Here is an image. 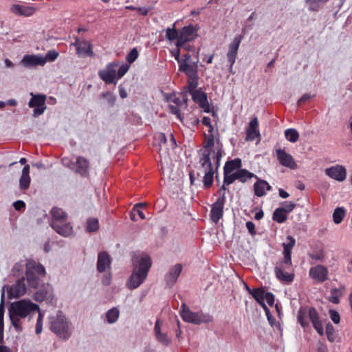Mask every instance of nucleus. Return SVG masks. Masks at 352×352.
Masks as SVG:
<instances>
[{"label":"nucleus","mask_w":352,"mask_h":352,"mask_svg":"<svg viewBox=\"0 0 352 352\" xmlns=\"http://www.w3.org/2000/svg\"><path fill=\"white\" fill-rule=\"evenodd\" d=\"M1 303H0V343H1L3 340V315H4V292H1Z\"/></svg>","instance_id":"nucleus-40"},{"label":"nucleus","mask_w":352,"mask_h":352,"mask_svg":"<svg viewBox=\"0 0 352 352\" xmlns=\"http://www.w3.org/2000/svg\"><path fill=\"white\" fill-rule=\"evenodd\" d=\"M225 203L226 197L223 195L217 198L211 206L210 216L211 220L215 223H218L223 217Z\"/></svg>","instance_id":"nucleus-16"},{"label":"nucleus","mask_w":352,"mask_h":352,"mask_svg":"<svg viewBox=\"0 0 352 352\" xmlns=\"http://www.w3.org/2000/svg\"><path fill=\"white\" fill-rule=\"evenodd\" d=\"M52 220L50 225L53 230L64 237L74 234V229L67 219V214L60 208L54 207L51 210Z\"/></svg>","instance_id":"nucleus-5"},{"label":"nucleus","mask_w":352,"mask_h":352,"mask_svg":"<svg viewBox=\"0 0 352 352\" xmlns=\"http://www.w3.org/2000/svg\"><path fill=\"white\" fill-rule=\"evenodd\" d=\"M346 211L342 207L336 208L333 213V222L336 224L340 223L344 216H345Z\"/></svg>","instance_id":"nucleus-43"},{"label":"nucleus","mask_w":352,"mask_h":352,"mask_svg":"<svg viewBox=\"0 0 352 352\" xmlns=\"http://www.w3.org/2000/svg\"><path fill=\"white\" fill-rule=\"evenodd\" d=\"M245 226H246V228L248 229V230L249 231V232L252 235H254L256 234L255 226L253 222H252V221L246 222Z\"/></svg>","instance_id":"nucleus-60"},{"label":"nucleus","mask_w":352,"mask_h":352,"mask_svg":"<svg viewBox=\"0 0 352 352\" xmlns=\"http://www.w3.org/2000/svg\"><path fill=\"white\" fill-rule=\"evenodd\" d=\"M137 10L138 11V12L140 14H142L143 16H146L148 14L150 10H149V8H146V7H140V8H138Z\"/></svg>","instance_id":"nucleus-63"},{"label":"nucleus","mask_w":352,"mask_h":352,"mask_svg":"<svg viewBox=\"0 0 352 352\" xmlns=\"http://www.w3.org/2000/svg\"><path fill=\"white\" fill-rule=\"evenodd\" d=\"M110 256L106 252H101L98 256L97 270L100 272H104L107 269H109L111 266Z\"/></svg>","instance_id":"nucleus-28"},{"label":"nucleus","mask_w":352,"mask_h":352,"mask_svg":"<svg viewBox=\"0 0 352 352\" xmlns=\"http://www.w3.org/2000/svg\"><path fill=\"white\" fill-rule=\"evenodd\" d=\"M13 206L16 210H21L25 208V204L21 200H18L13 204Z\"/></svg>","instance_id":"nucleus-59"},{"label":"nucleus","mask_w":352,"mask_h":352,"mask_svg":"<svg viewBox=\"0 0 352 352\" xmlns=\"http://www.w3.org/2000/svg\"><path fill=\"white\" fill-rule=\"evenodd\" d=\"M314 97V95L311 94H305L302 96V97L298 100V104L302 105L305 103L307 100Z\"/></svg>","instance_id":"nucleus-57"},{"label":"nucleus","mask_w":352,"mask_h":352,"mask_svg":"<svg viewBox=\"0 0 352 352\" xmlns=\"http://www.w3.org/2000/svg\"><path fill=\"white\" fill-rule=\"evenodd\" d=\"M180 316L184 321L195 324L209 323L212 321L210 315L202 312H193L184 303L182 305Z\"/></svg>","instance_id":"nucleus-9"},{"label":"nucleus","mask_w":352,"mask_h":352,"mask_svg":"<svg viewBox=\"0 0 352 352\" xmlns=\"http://www.w3.org/2000/svg\"><path fill=\"white\" fill-rule=\"evenodd\" d=\"M34 298L37 302L52 300L53 298L52 287L50 285H44L34 294Z\"/></svg>","instance_id":"nucleus-25"},{"label":"nucleus","mask_w":352,"mask_h":352,"mask_svg":"<svg viewBox=\"0 0 352 352\" xmlns=\"http://www.w3.org/2000/svg\"><path fill=\"white\" fill-rule=\"evenodd\" d=\"M195 35L196 31L192 25L184 27L177 41V47L178 48L183 47L186 42L193 39Z\"/></svg>","instance_id":"nucleus-21"},{"label":"nucleus","mask_w":352,"mask_h":352,"mask_svg":"<svg viewBox=\"0 0 352 352\" xmlns=\"http://www.w3.org/2000/svg\"><path fill=\"white\" fill-rule=\"evenodd\" d=\"M256 179L257 181L254 184V191L256 196L261 197L264 196L267 191H270L272 186L265 180L258 179V177Z\"/></svg>","instance_id":"nucleus-29"},{"label":"nucleus","mask_w":352,"mask_h":352,"mask_svg":"<svg viewBox=\"0 0 352 352\" xmlns=\"http://www.w3.org/2000/svg\"><path fill=\"white\" fill-rule=\"evenodd\" d=\"M276 156L279 163L291 170H295L297 168L298 165L295 162L293 156L287 153L284 149L278 148L276 150Z\"/></svg>","instance_id":"nucleus-15"},{"label":"nucleus","mask_w":352,"mask_h":352,"mask_svg":"<svg viewBox=\"0 0 352 352\" xmlns=\"http://www.w3.org/2000/svg\"><path fill=\"white\" fill-rule=\"evenodd\" d=\"M36 313H38V318L36 320V328L35 331L37 335L40 334L43 331V318H44V312L41 311L39 309V311H36Z\"/></svg>","instance_id":"nucleus-46"},{"label":"nucleus","mask_w":352,"mask_h":352,"mask_svg":"<svg viewBox=\"0 0 352 352\" xmlns=\"http://www.w3.org/2000/svg\"><path fill=\"white\" fill-rule=\"evenodd\" d=\"M190 95L193 101L198 104L204 112H210V107L207 99V96L204 91L201 90H197L192 91Z\"/></svg>","instance_id":"nucleus-23"},{"label":"nucleus","mask_w":352,"mask_h":352,"mask_svg":"<svg viewBox=\"0 0 352 352\" xmlns=\"http://www.w3.org/2000/svg\"><path fill=\"white\" fill-rule=\"evenodd\" d=\"M36 311H39V306L29 299L19 300L10 303L8 315L15 331L21 332L24 320L28 318L30 320Z\"/></svg>","instance_id":"nucleus-2"},{"label":"nucleus","mask_w":352,"mask_h":352,"mask_svg":"<svg viewBox=\"0 0 352 352\" xmlns=\"http://www.w3.org/2000/svg\"><path fill=\"white\" fill-rule=\"evenodd\" d=\"M223 186H229L236 180V171L234 173L223 172Z\"/></svg>","instance_id":"nucleus-47"},{"label":"nucleus","mask_w":352,"mask_h":352,"mask_svg":"<svg viewBox=\"0 0 352 352\" xmlns=\"http://www.w3.org/2000/svg\"><path fill=\"white\" fill-rule=\"evenodd\" d=\"M129 69L128 64H122L119 67L118 72L116 71L117 80L122 78Z\"/></svg>","instance_id":"nucleus-51"},{"label":"nucleus","mask_w":352,"mask_h":352,"mask_svg":"<svg viewBox=\"0 0 352 352\" xmlns=\"http://www.w3.org/2000/svg\"><path fill=\"white\" fill-rule=\"evenodd\" d=\"M139 53L136 48H133L126 55V59L129 63H133L138 58Z\"/></svg>","instance_id":"nucleus-50"},{"label":"nucleus","mask_w":352,"mask_h":352,"mask_svg":"<svg viewBox=\"0 0 352 352\" xmlns=\"http://www.w3.org/2000/svg\"><path fill=\"white\" fill-rule=\"evenodd\" d=\"M333 332V327L331 324H328L326 327V333L328 337V339L330 341H332V339L331 338V336L332 335Z\"/></svg>","instance_id":"nucleus-61"},{"label":"nucleus","mask_w":352,"mask_h":352,"mask_svg":"<svg viewBox=\"0 0 352 352\" xmlns=\"http://www.w3.org/2000/svg\"><path fill=\"white\" fill-rule=\"evenodd\" d=\"M164 99L166 102L170 103H173L177 106H181L183 104H186V101L183 98L181 99L179 97H178L175 94H165L164 95Z\"/></svg>","instance_id":"nucleus-39"},{"label":"nucleus","mask_w":352,"mask_h":352,"mask_svg":"<svg viewBox=\"0 0 352 352\" xmlns=\"http://www.w3.org/2000/svg\"><path fill=\"white\" fill-rule=\"evenodd\" d=\"M276 277L280 282L290 283L294 279V270L292 260H283L276 263L274 267Z\"/></svg>","instance_id":"nucleus-8"},{"label":"nucleus","mask_w":352,"mask_h":352,"mask_svg":"<svg viewBox=\"0 0 352 352\" xmlns=\"http://www.w3.org/2000/svg\"><path fill=\"white\" fill-rule=\"evenodd\" d=\"M179 36L178 32L175 28V25H173V28H168L166 30V37L170 41L175 39L178 41Z\"/></svg>","instance_id":"nucleus-48"},{"label":"nucleus","mask_w":352,"mask_h":352,"mask_svg":"<svg viewBox=\"0 0 352 352\" xmlns=\"http://www.w3.org/2000/svg\"><path fill=\"white\" fill-rule=\"evenodd\" d=\"M31 182L30 176V166L25 165L21 173V177L19 179V187L21 190H26L29 188Z\"/></svg>","instance_id":"nucleus-32"},{"label":"nucleus","mask_w":352,"mask_h":352,"mask_svg":"<svg viewBox=\"0 0 352 352\" xmlns=\"http://www.w3.org/2000/svg\"><path fill=\"white\" fill-rule=\"evenodd\" d=\"M21 62L26 67H34L38 65L43 66L46 63V58L41 54L25 55Z\"/></svg>","instance_id":"nucleus-22"},{"label":"nucleus","mask_w":352,"mask_h":352,"mask_svg":"<svg viewBox=\"0 0 352 352\" xmlns=\"http://www.w3.org/2000/svg\"><path fill=\"white\" fill-rule=\"evenodd\" d=\"M118 67V63L116 62H111L107 65L104 69L98 72L99 77L106 83H116L117 76L116 71Z\"/></svg>","instance_id":"nucleus-13"},{"label":"nucleus","mask_w":352,"mask_h":352,"mask_svg":"<svg viewBox=\"0 0 352 352\" xmlns=\"http://www.w3.org/2000/svg\"><path fill=\"white\" fill-rule=\"evenodd\" d=\"M151 265V258L148 254L141 253L133 256V270L126 282V287L131 290L139 287L146 279Z\"/></svg>","instance_id":"nucleus-4"},{"label":"nucleus","mask_w":352,"mask_h":352,"mask_svg":"<svg viewBox=\"0 0 352 352\" xmlns=\"http://www.w3.org/2000/svg\"><path fill=\"white\" fill-rule=\"evenodd\" d=\"M264 216V212L262 210H259L254 214V219L256 220H261Z\"/></svg>","instance_id":"nucleus-64"},{"label":"nucleus","mask_w":352,"mask_h":352,"mask_svg":"<svg viewBox=\"0 0 352 352\" xmlns=\"http://www.w3.org/2000/svg\"><path fill=\"white\" fill-rule=\"evenodd\" d=\"M111 277L109 274H106L103 276L102 282L104 285H109L111 283Z\"/></svg>","instance_id":"nucleus-62"},{"label":"nucleus","mask_w":352,"mask_h":352,"mask_svg":"<svg viewBox=\"0 0 352 352\" xmlns=\"http://www.w3.org/2000/svg\"><path fill=\"white\" fill-rule=\"evenodd\" d=\"M179 106H177V105L174 106L170 104H169V109H170V111L173 114L175 115L178 119L182 120V116H181L180 110L179 109Z\"/></svg>","instance_id":"nucleus-56"},{"label":"nucleus","mask_w":352,"mask_h":352,"mask_svg":"<svg viewBox=\"0 0 352 352\" xmlns=\"http://www.w3.org/2000/svg\"><path fill=\"white\" fill-rule=\"evenodd\" d=\"M252 292V297L262 307L268 316L270 311L265 303V296L267 292L263 288L253 289Z\"/></svg>","instance_id":"nucleus-30"},{"label":"nucleus","mask_w":352,"mask_h":352,"mask_svg":"<svg viewBox=\"0 0 352 352\" xmlns=\"http://www.w3.org/2000/svg\"><path fill=\"white\" fill-rule=\"evenodd\" d=\"M99 228L98 220L96 218H90L87 221L86 230L89 232H96Z\"/></svg>","instance_id":"nucleus-45"},{"label":"nucleus","mask_w":352,"mask_h":352,"mask_svg":"<svg viewBox=\"0 0 352 352\" xmlns=\"http://www.w3.org/2000/svg\"><path fill=\"white\" fill-rule=\"evenodd\" d=\"M58 55L59 53L57 51L52 50L48 51L46 53L45 56H44V58H46V62H53L58 58Z\"/></svg>","instance_id":"nucleus-53"},{"label":"nucleus","mask_w":352,"mask_h":352,"mask_svg":"<svg viewBox=\"0 0 352 352\" xmlns=\"http://www.w3.org/2000/svg\"><path fill=\"white\" fill-rule=\"evenodd\" d=\"M243 38V34L236 35L231 43L229 44L228 51L226 54V57L229 63H235L238 50Z\"/></svg>","instance_id":"nucleus-18"},{"label":"nucleus","mask_w":352,"mask_h":352,"mask_svg":"<svg viewBox=\"0 0 352 352\" xmlns=\"http://www.w3.org/2000/svg\"><path fill=\"white\" fill-rule=\"evenodd\" d=\"M51 330L61 339L68 340L72 334L70 323L62 311H58L56 316L50 318Z\"/></svg>","instance_id":"nucleus-7"},{"label":"nucleus","mask_w":352,"mask_h":352,"mask_svg":"<svg viewBox=\"0 0 352 352\" xmlns=\"http://www.w3.org/2000/svg\"><path fill=\"white\" fill-rule=\"evenodd\" d=\"M36 9L32 6H23V5H13L11 7V11L19 15H23L29 16L35 12Z\"/></svg>","instance_id":"nucleus-31"},{"label":"nucleus","mask_w":352,"mask_h":352,"mask_svg":"<svg viewBox=\"0 0 352 352\" xmlns=\"http://www.w3.org/2000/svg\"><path fill=\"white\" fill-rule=\"evenodd\" d=\"M345 286L343 285H341L338 288L332 289L328 298L329 300L332 303L338 304L340 298L343 296L345 293Z\"/></svg>","instance_id":"nucleus-34"},{"label":"nucleus","mask_w":352,"mask_h":352,"mask_svg":"<svg viewBox=\"0 0 352 352\" xmlns=\"http://www.w3.org/2000/svg\"><path fill=\"white\" fill-rule=\"evenodd\" d=\"M245 133V140L247 141H253L256 138L260 137V132L258 129V121L256 117H254L253 118L251 119Z\"/></svg>","instance_id":"nucleus-24"},{"label":"nucleus","mask_w":352,"mask_h":352,"mask_svg":"<svg viewBox=\"0 0 352 352\" xmlns=\"http://www.w3.org/2000/svg\"><path fill=\"white\" fill-rule=\"evenodd\" d=\"M33 287H30L26 282V278L22 276L12 286H3L1 292L6 289L10 298H17L28 293Z\"/></svg>","instance_id":"nucleus-10"},{"label":"nucleus","mask_w":352,"mask_h":352,"mask_svg":"<svg viewBox=\"0 0 352 352\" xmlns=\"http://www.w3.org/2000/svg\"><path fill=\"white\" fill-rule=\"evenodd\" d=\"M25 272L26 282L30 287L36 288L41 277L45 275V267L40 263L31 259L20 261L14 264L12 269V275L19 277Z\"/></svg>","instance_id":"nucleus-3"},{"label":"nucleus","mask_w":352,"mask_h":352,"mask_svg":"<svg viewBox=\"0 0 352 352\" xmlns=\"http://www.w3.org/2000/svg\"><path fill=\"white\" fill-rule=\"evenodd\" d=\"M188 78V87L190 94H191L192 91H197L196 89L198 85V73L194 75H188L187 76Z\"/></svg>","instance_id":"nucleus-42"},{"label":"nucleus","mask_w":352,"mask_h":352,"mask_svg":"<svg viewBox=\"0 0 352 352\" xmlns=\"http://www.w3.org/2000/svg\"><path fill=\"white\" fill-rule=\"evenodd\" d=\"M296 243L295 239L292 236H287L286 241L283 243V258L292 260V250Z\"/></svg>","instance_id":"nucleus-33"},{"label":"nucleus","mask_w":352,"mask_h":352,"mask_svg":"<svg viewBox=\"0 0 352 352\" xmlns=\"http://www.w3.org/2000/svg\"><path fill=\"white\" fill-rule=\"evenodd\" d=\"M120 316V311L117 307L110 309L106 313V321L109 324H113L117 322Z\"/></svg>","instance_id":"nucleus-37"},{"label":"nucleus","mask_w":352,"mask_h":352,"mask_svg":"<svg viewBox=\"0 0 352 352\" xmlns=\"http://www.w3.org/2000/svg\"><path fill=\"white\" fill-rule=\"evenodd\" d=\"M309 276L317 283H323L328 279V269L322 265H318L310 268Z\"/></svg>","instance_id":"nucleus-19"},{"label":"nucleus","mask_w":352,"mask_h":352,"mask_svg":"<svg viewBox=\"0 0 352 352\" xmlns=\"http://www.w3.org/2000/svg\"><path fill=\"white\" fill-rule=\"evenodd\" d=\"M265 301L269 306H273L274 303V296L271 292H267L265 296Z\"/></svg>","instance_id":"nucleus-58"},{"label":"nucleus","mask_w":352,"mask_h":352,"mask_svg":"<svg viewBox=\"0 0 352 352\" xmlns=\"http://www.w3.org/2000/svg\"><path fill=\"white\" fill-rule=\"evenodd\" d=\"M285 138L290 142H296L299 138V133L295 129H288L285 131Z\"/></svg>","instance_id":"nucleus-44"},{"label":"nucleus","mask_w":352,"mask_h":352,"mask_svg":"<svg viewBox=\"0 0 352 352\" xmlns=\"http://www.w3.org/2000/svg\"><path fill=\"white\" fill-rule=\"evenodd\" d=\"M155 138L156 142L159 144L160 148L158 152L160 155L162 156V155H165L166 153V151H164L163 149L164 147L165 148V149L166 148V146L167 144V139L165 134L162 133H158L155 135Z\"/></svg>","instance_id":"nucleus-38"},{"label":"nucleus","mask_w":352,"mask_h":352,"mask_svg":"<svg viewBox=\"0 0 352 352\" xmlns=\"http://www.w3.org/2000/svg\"><path fill=\"white\" fill-rule=\"evenodd\" d=\"M236 180L240 181L241 182H245L248 179H251L252 177L257 178V176L254 173L249 172L245 169H239L236 171Z\"/></svg>","instance_id":"nucleus-36"},{"label":"nucleus","mask_w":352,"mask_h":352,"mask_svg":"<svg viewBox=\"0 0 352 352\" xmlns=\"http://www.w3.org/2000/svg\"><path fill=\"white\" fill-rule=\"evenodd\" d=\"M182 270V265L179 263L176 264L169 270L165 277V280L168 285L171 287L176 283Z\"/></svg>","instance_id":"nucleus-26"},{"label":"nucleus","mask_w":352,"mask_h":352,"mask_svg":"<svg viewBox=\"0 0 352 352\" xmlns=\"http://www.w3.org/2000/svg\"><path fill=\"white\" fill-rule=\"evenodd\" d=\"M223 153V145L219 140H217L215 144L214 135L205 134L204 148L199 158L201 168L204 173L203 183L205 188L212 185L214 169L219 167Z\"/></svg>","instance_id":"nucleus-1"},{"label":"nucleus","mask_w":352,"mask_h":352,"mask_svg":"<svg viewBox=\"0 0 352 352\" xmlns=\"http://www.w3.org/2000/svg\"><path fill=\"white\" fill-rule=\"evenodd\" d=\"M89 161L83 157H78L75 162V171L83 177L89 175Z\"/></svg>","instance_id":"nucleus-27"},{"label":"nucleus","mask_w":352,"mask_h":352,"mask_svg":"<svg viewBox=\"0 0 352 352\" xmlns=\"http://www.w3.org/2000/svg\"><path fill=\"white\" fill-rule=\"evenodd\" d=\"M72 45L76 46V52L80 57L93 56L94 52L92 45L87 41H80L76 39Z\"/></svg>","instance_id":"nucleus-20"},{"label":"nucleus","mask_w":352,"mask_h":352,"mask_svg":"<svg viewBox=\"0 0 352 352\" xmlns=\"http://www.w3.org/2000/svg\"><path fill=\"white\" fill-rule=\"evenodd\" d=\"M62 164L65 167H67L72 170L75 169V162H72L69 158L68 157H63L62 159Z\"/></svg>","instance_id":"nucleus-55"},{"label":"nucleus","mask_w":352,"mask_h":352,"mask_svg":"<svg viewBox=\"0 0 352 352\" xmlns=\"http://www.w3.org/2000/svg\"><path fill=\"white\" fill-rule=\"evenodd\" d=\"M32 98L28 102V106L33 108V116L36 118L42 115L47 107L45 104L46 96L44 94H34L30 93Z\"/></svg>","instance_id":"nucleus-11"},{"label":"nucleus","mask_w":352,"mask_h":352,"mask_svg":"<svg viewBox=\"0 0 352 352\" xmlns=\"http://www.w3.org/2000/svg\"><path fill=\"white\" fill-rule=\"evenodd\" d=\"M179 70L185 73L186 76L197 74L198 59L197 60H192L189 54H184L182 60L179 61Z\"/></svg>","instance_id":"nucleus-12"},{"label":"nucleus","mask_w":352,"mask_h":352,"mask_svg":"<svg viewBox=\"0 0 352 352\" xmlns=\"http://www.w3.org/2000/svg\"><path fill=\"white\" fill-rule=\"evenodd\" d=\"M324 172L329 177L340 182L344 181L346 178V169L342 165L336 164L330 166L327 168Z\"/></svg>","instance_id":"nucleus-17"},{"label":"nucleus","mask_w":352,"mask_h":352,"mask_svg":"<svg viewBox=\"0 0 352 352\" xmlns=\"http://www.w3.org/2000/svg\"><path fill=\"white\" fill-rule=\"evenodd\" d=\"M101 96L106 99L107 103L110 106H113L116 102V96L109 91L103 93Z\"/></svg>","instance_id":"nucleus-52"},{"label":"nucleus","mask_w":352,"mask_h":352,"mask_svg":"<svg viewBox=\"0 0 352 352\" xmlns=\"http://www.w3.org/2000/svg\"><path fill=\"white\" fill-rule=\"evenodd\" d=\"M329 317L335 324H338L340 322V317L339 313L337 311L331 309L329 310Z\"/></svg>","instance_id":"nucleus-54"},{"label":"nucleus","mask_w":352,"mask_h":352,"mask_svg":"<svg viewBox=\"0 0 352 352\" xmlns=\"http://www.w3.org/2000/svg\"><path fill=\"white\" fill-rule=\"evenodd\" d=\"M287 219V214H286L282 209L277 208L273 212L272 219L278 223H283Z\"/></svg>","instance_id":"nucleus-41"},{"label":"nucleus","mask_w":352,"mask_h":352,"mask_svg":"<svg viewBox=\"0 0 352 352\" xmlns=\"http://www.w3.org/2000/svg\"><path fill=\"white\" fill-rule=\"evenodd\" d=\"M241 165V160L239 158L228 161L225 164L223 172L234 173L240 169Z\"/></svg>","instance_id":"nucleus-35"},{"label":"nucleus","mask_w":352,"mask_h":352,"mask_svg":"<svg viewBox=\"0 0 352 352\" xmlns=\"http://www.w3.org/2000/svg\"><path fill=\"white\" fill-rule=\"evenodd\" d=\"M279 208L288 215L296 208V204L292 201H284Z\"/></svg>","instance_id":"nucleus-49"},{"label":"nucleus","mask_w":352,"mask_h":352,"mask_svg":"<svg viewBox=\"0 0 352 352\" xmlns=\"http://www.w3.org/2000/svg\"><path fill=\"white\" fill-rule=\"evenodd\" d=\"M298 320L303 328L309 326L311 322L314 328L320 336L323 335V327L320 319L318 313L314 307H301L298 314Z\"/></svg>","instance_id":"nucleus-6"},{"label":"nucleus","mask_w":352,"mask_h":352,"mask_svg":"<svg viewBox=\"0 0 352 352\" xmlns=\"http://www.w3.org/2000/svg\"><path fill=\"white\" fill-rule=\"evenodd\" d=\"M163 322L157 319L153 329L154 335L157 341L164 346H169L172 344V339L166 331L162 329Z\"/></svg>","instance_id":"nucleus-14"}]
</instances>
